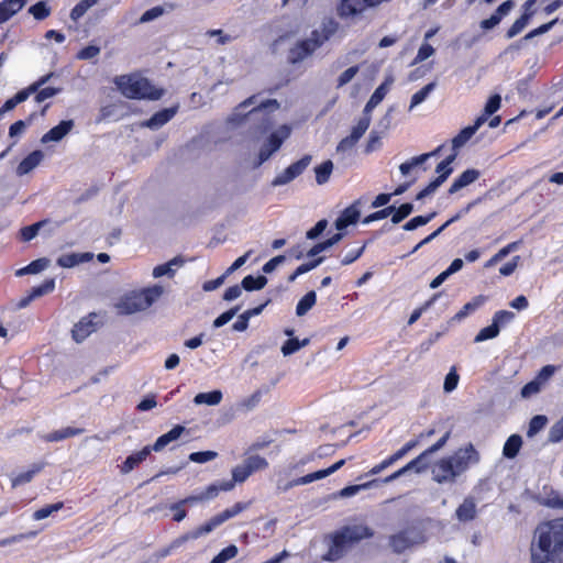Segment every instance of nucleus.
<instances>
[{
	"label": "nucleus",
	"instance_id": "052dcab7",
	"mask_svg": "<svg viewBox=\"0 0 563 563\" xmlns=\"http://www.w3.org/2000/svg\"><path fill=\"white\" fill-rule=\"evenodd\" d=\"M499 332L500 331H499L498 327L496 324L492 323V324L479 330V332L476 334V336L474 339V342L478 343V342L494 339V338L498 336Z\"/></svg>",
	"mask_w": 563,
	"mask_h": 563
},
{
	"label": "nucleus",
	"instance_id": "4be33fe9",
	"mask_svg": "<svg viewBox=\"0 0 563 563\" xmlns=\"http://www.w3.org/2000/svg\"><path fill=\"white\" fill-rule=\"evenodd\" d=\"M44 155L40 150H35L31 152L27 156H25L16 167V174L19 176H23L33 170L40 163L42 162Z\"/></svg>",
	"mask_w": 563,
	"mask_h": 563
},
{
	"label": "nucleus",
	"instance_id": "423d86ee",
	"mask_svg": "<svg viewBox=\"0 0 563 563\" xmlns=\"http://www.w3.org/2000/svg\"><path fill=\"white\" fill-rule=\"evenodd\" d=\"M534 549L563 556V518H556L540 528Z\"/></svg>",
	"mask_w": 563,
	"mask_h": 563
},
{
	"label": "nucleus",
	"instance_id": "09e8293b",
	"mask_svg": "<svg viewBox=\"0 0 563 563\" xmlns=\"http://www.w3.org/2000/svg\"><path fill=\"white\" fill-rule=\"evenodd\" d=\"M64 503L57 501L55 504L46 505L37 510H35L32 515L34 520H43L51 516L53 512H57L63 509Z\"/></svg>",
	"mask_w": 563,
	"mask_h": 563
},
{
	"label": "nucleus",
	"instance_id": "9b49d317",
	"mask_svg": "<svg viewBox=\"0 0 563 563\" xmlns=\"http://www.w3.org/2000/svg\"><path fill=\"white\" fill-rule=\"evenodd\" d=\"M283 129L285 130L284 134L280 135L278 132H273L268 136L267 142L261 147L257 166L266 162L273 155V153L280 148L284 140L289 134V129L287 126H283Z\"/></svg>",
	"mask_w": 563,
	"mask_h": 563
},
{
	"label": "nucleus",
	"instance_id": "4d7b16f0",
	"mask_svg": "<svg viewBox=\"0 0 563 563\" xmlns=\"http://www.w3.org/2000/svg\"><path fill=\"white\" fill-rule=\"evenodd\" d=\"M413 211V206L409 202L400 205L398 208H395L391 213V222L394 224L400 223L404 219H406Z\"/></svg>",
	"mask_w": 563,
	"mask_h": 563
},
{
	"label": "nucleus",
	"instance_id": "412c9836",
	"mask_svg": "<svg viewBox=\"0 0 563 563\" xmlns=\"http://www.w3.org/2000/svg\"><path fill=\"white\" fill-rule=\"evenodd\" d=\"M483 125V119H476L474 124L462 129L453 139L452 147L454 151L462 147L468 142V140L476 133V131Z\"/></svg>",
	"mask_w": 563,
	"mask_h": 563
},
{
	"label": "nucleus",
	"instance_id": "f8f14e48",
	"mask_svg": "<svg viewBox=\"0 0 563 563\" xmlns=\"http://www.w3.org/2000/svg\"><path fill=\"white\" fill-rule=\"evenodd\" d=\"M96 318L97 314L95 312H91L88 316L82 317L77 323L74 324L71 329V338L75 342L81 343L92 332L96 331L97 324L93 321V319Z\"/></svg>",
	"mask_w": 563,
	"mask_h": 563
},
{
	"label": "nucleus",
	"instance_id": "13d9d810",
	"mask_svg": "<svg viewBox=\"0 0 563 563\" xmlns=\"http://www.w3.org/2000/svg\"><path fill=\"white\" fill-rule=\"evenodd\" d=\"M548 423V418L543 415H537L531 418L529 422V428L527 431L528 437H533L539 431H541Z\"/></svg>",
	"mask_w": 563,
	"mask_h": 563
},
{
	"label": "nucleus",
	"instance_id": "e2e57ef3",
	"mask_svg": "<svg viewBox=\"0 0 563 563\" xmlns=\"http://www.w3.org/2000/svg\"><path fill=\"white\" fill-rule=\"evenodd\" d=\"M559 22V19L555 18L553 20H551L550 22H547L544 24H541L540 26L531 30L530 32H528L523 37H522V41H529L536 36H539V35H542L547 32H549L556 23Z\"/></svg>",
	"mask_w": 563,
	"mask_h": 563
},
{
	"label": "nucleus",
	"instance_id": "f257e3e1",
	"mask_svg": "<svg viewBox=\"0 0 563 563\" xmlns=\"http://www.w3.org/2000/svg\"><path fill=\"white\" fill-rule=\"evenodd\" d=\"M481 455L472 443L457 449L452 455L439 459L432 467V479L438 484L454 483L472 465L479 462Z\"/></svg>",
	"mask_w": 563,
	"mask_h": 563
},
{
	"label": "nucleus",
	"instance_id": "4c0bfd02",
	"mask_svg": "<svg viewBox=\"0 0 563 563\" xmlns=\"http://www.w3.org/2000/svg\"><path fill=\"white\" fill-rule=\"evenodd\" d=\"M222 400V393L220 390H212L209 393H199L195 396L194 402L196 405L216 406Z\"/></svg>",
	"mask_w": 563,
	"mask_h": 563
},
{
	"label": "nucleus",
	"instance_id": "2f4dec72",
	"mask_svg": "<svg viewBox=\"0 0 563 563\" xmlns=\"http://www.w3.org/2000/svg\"><path fill=\"white\" fill-rule=\"evenodd\" d=\"M235 481L232 477L230 481H222L219 483H213L207 486L205 492H202L205 500L212 499L219 495L220 492H229L234 488Z\"/></svg>",
	"mask_w": 563,
	"mask_h": 563
},
{
	"label": "nucleus",
	"instance_id": "bf43d9fd",
	"mask_svg": "<svg viewBox=\"0 0 563 563\" xmlns=\"http://www.w3.org/2000/svg\"><path fill=\"white\" fill-rule=\"evenodd\" d=\"M434 87H435V82H430V84L426 85L424 87H422L417 92H415L410 100V108H413V107L420 104L421 102H423L427 99V97L429 96V93L434 89Z\"/></svg>",
	"mask_w": 563,
	"mask_h": 563
},
{
	"label": "nucleus",
	"instance_id": "cd10ccee",
	"mask_svg": "<svg viewBox=\"0 0 563 563\" xmlns=\"http://www.w3.org/2000/svg\"><path fill=\"white\" fill-rule=\"evenodd\" d=\"M44 466H45V464L42 463V462L32 464L30 470H27L25 472H21L16 476L11 478V486L13 488H15L18 486H21V485H24V484H27V483L32 482L34 476L36 474H38L40 472H42Z\"/></svg>",
	"mask_w": 563,
	"mask_h": 563
},
{
	"label": "nucleus",
	"instance_id": "e433bc0d",
	"mask_svg": "<svg viewBox=\"0 0 563 563\" xmlns=\"http://www.w3.org/2000/svg\"><path fill=\"white\" fill-rule=\"evenodd\" d=\"M317 302V294L314 290L308 291L297 303L296 314L298 317L305 316Z\"/></svg>",
	"mask_w": 563,
	"mask_h": 563
},
{
	"label": "nucleus",
	"instance_id": "3c124183",
	"mask_svg": "<svg viewBox=\"0 0 563 563\" xmlns=\"http://www.w3.org/2000/svg\"><path fill=\"white\" fill-rule=\"evenodd\" d=\"M435 214H437V212L433 211V212L428 213L427 216H417V217L410 219L408 222H406L402 228L406 231H412V230L417 229L418 227L429 223L435 217Z\"/></svg>",
	"mask_w": 563,
	"mask_h": 563
},
{
	"label": "nucleus",
	"instance_id": "c85d7f7f",
	"mask_svg": "<svg viewBox=\"0 0 563 563\" xmlns=\"http://www.w3.org/2000/svg\"><path fill=\"white\" fill-rule=\"evenodd\" d=\"M85 432V429L82 428H75V427H66L59 430H55L53 432L47 433L44 435V440L46 442H58L63 441L65 439L79 435Z\"/></svg>",
	"mask_w": 563,
	"mask_h": 563
},
{
	"label": "nucleus",
	"instance_id": "603ef678",
	"mask_svg": "<svg viewBox=\"0 0 563 563\" xmlns=\"http://www.w3.org/2000/svg\"><path fill=\"white\" fill-rule=\"evenodd\" d=\"M29 12L35 20H45L51 14V9L45 1H38L31 5Z\"/></svg>",
	"mask_w": 563,
	"mask_h": 563
},
{
	"label": "nucleus",
	"instance_id": "2eb2a0df",
	"mask_svg": "<svg viewBox=\"0 0 563 563\" xmlns=\"http://www.w3.org/2000/svg\"><path fill=\"white\" fill-rule=\"evenodd\" d=\"M428 456L427 452L423 451L421 454H419L417 457L411 460L409 463H407L401 468L397 470L393 474L388 475L384 479H382V483H390L400 476L407 474L409 471L415 470L417 473H420L426 470L427 465L423 463L424 459Z\"/></svg>",
	"mask_w": 563,
	"mask_h": 563
},
{
	"label": "nucleus",
	"instance_id": "79ce46f5",
	"mask_svg": "<svg viewBox=\"0 0 563 563\" xmlns=\"http://www.w3.org/2000/svg\"><path fill=\"white\" fill-rule=\"evenodd\" d=\"M267 284V278L263 275L254 277L252 275H247L242 279L241 286L246 291L260 290L265 287Z\"/></svg>",
	"mask_w": 563,
	"mask_h": 563
},
{
	"label": "nucleus",
	"instance_id": "680f3d73",
	"mask_svg": "<svg viewBox=\"0 0 563 563\" xmlns=\"http://www.w3.org/2000/svg\"><path fill=\"white\" fill-rule=\"evenodd\" d=\"M515 318V313L509 310H498L493 316V324H496L500 330L501 327L511 322Z\"/></svg>",
	"mask_w": 563,
	"mask_h": 563
},
{
	"label": "nucleus",
	"instance_id": "6e6552de",
	"mask_svg": "<svg viewBox=\"0 0 563 563\" xmlns=\"http://www.w3.org/2000/svg\"><path fill=\"white\" fill-rule=\"evenodd\" d=\"M268 467V462L261 455H249L242 464L232 470V477L239 484L244 483L253 473Z\"/></svg>",
	"mask_w": 563,
	"mask_h": 563
},
{
	"label": "nucleus",
	"instance_id": "1a4fd4ad",
	"mask_svg": "<svg viewBox=\"0 0 563 563\" xmlns=\"http://www.w3.org/2000/svg\"><path fill=\"white\" fill-rule=\"evenodd\" d=\"M344 464H345V460H340V461L335 462L334 464H332L331 466H329L328 468L319 470L317 472L307 474L305 476L295 478V479L286 482V483L279 482L277 485V489H278V492H287L295 486L306 485V484H310L314 481L322 479V478L333 474L338 470H340Z\"/></svg>",
	"mask_w": 563,
	"mask_h": 563
},
{
	"label": "nucleus",
	"instance_id": "a18cd8bd",
	"mask_svg": "<svg viewBox=\"0 0 563 563\" xmlns=\"http://www.w3.org/2000/svg\"><path fill=\"white\" fill-rule=\"evenodd\" d=\"M309 339L298 340L297 338H290L284 342L282 345V353L284 356H289L301 347L307 346L309 344Z\"/></svg>",
	"mask_w": 563,
	"mask_h": 563
},
{
	"label": "nucleus",
	"instance_id": "aec40b11",
	"mask_svg": "<svg viewBox=\"0 0 563 563\" xmlns=\"http://www.w3.org/2000/svg\"><path fill=\"white\" fill-rule=\"evenodd\" d=\"M479 176H481V173L477 169L468 168V169L464 170L456 179H454V181L450 186L448 192L450 195L455 194L460 189H462V188L471 185L475 180H477L479 178Z\"/></svg>",
	"mask_w": 563,
	"mask_h": 563
},
{
	"label": "nucleus",
	"instance_id": "58836bf2",
	"mask_svg": "<svg viewBox=\"0 0 563 563\" xmlns=\"http://www.w3.org/2000/svg\"><path fill=\"white\" fill-rule=\"evenodd\" d=\"M393 82H394L393 76H387L385 78V80L375 89V91L371 96V98H369L371 106L373 103L379 104L384 100V98L388 93Z\"/></svg>",
	"mask_w": 563,
	"mask_h": 563
},
{
	"label": "nucleus",
	"instance_id": "6e6d98bb",
	"mask_svg": "<svg viewBox=\"0 0 563 563\" xmlns=\"http://www.w3.org/2000/svg\"><path fill=\"white\" fill-rule=\"evenodd\" d=\"M251 503H243L239 501L235 503L232 507L224 509L223 511L219 512V516L221 517L222 521L225 522L227 520L235 517L236 515L241 514L243 510H245Z\"/></svg>",
	"mask_w": 563,
	"mask_h": 563
},
{
	"label": "nucleus",
	"instance_id": "5701e85b",
	"mask_svg": "<svg viewBox=\"0 0 563 563\" xmlns=\"http://www.w3.org/2000/svg\"><path fill=\"white\" fill-rule=\"evenodd\" d=\"M27 0H2L0 2V24L22 10Z\"/></svg>",
	"mask_w": 563,
	"mask_h": 563
},
{
	"label": "nucleus",
	"instance_id": "a878e982",
	"mask_svg": "<svg viewBox=\"0 0 563 563\" xmlns=\"http://www.w3.org/2000/svg\"><path fill=\"white\" fill-rule=\"evenodd\" d=\"M474 206V202L468 203L465 208L460 210L457 213H455L453 217H451L445 223H443L440 228H438L434 232L429 234L427 238L421 240L412 250V252H416L419 250L422 245L431 242L435 236H438L445 228H448L450 224L457 221L463 214H466L471 208Z\"/></svg>",
	"mask_w": 563,
	"mask_h": 563
},
{
	"label": "nucleus",
	"instance_id": "20e7f679",
	"mask_svg": "<svg viewBox=\"0 0 563 563\" xmlns=\"http://www.w3.org/2000/svg\"><path fill=\"white\" fill-rule=\"evenodd\" d=\"M164 292L159 285H153L140 290L124 294L115 303L117 312L129 316L148 309Z\"/></svg>",
	"mask_w": 563,
	"mask_h": 563
},
{
	"label": "nucleus",
	"instance_id": "dca6fc26",
	"mask_svg": "<svg viewBox=\"0 0 563 563\" xmlns=\"http://www.w3.org/2000/svg\"><path fill=\"white\" fill-rule=\"evenodd\" d=\"M177 111V106L162 109L155 112L148 120L144 121L142 123V126L148 128L151 130H157L167 122H169L175 117Z\"/></svg>",
	"mask_w": 563,
	"mask_h": 563
},
{
	"label": "nucleus",
	"instance_id": "4468645a",
	"mask_svg": "<svg viewBox=\"0 0 563 563\" xmlns=\"http://www.w3.org/2000/svg\"><path fill=\"white\" fill-rule=\"evenodd\" d=\"M514 7V0H506L501 4H499L489 18L484 19L479 22V27L482 29V31L487 32L496 27L501 22V20L510 13Z\"/></svg>",
	"mask_w": 563,
	"mask_h": 563
},
{
	"label": "nucleus",
	"instance_id": "c03bdc74",
	"mask_svg": "<svg viewBox=\"0 0 563 563\" xmlns=\"http://www.w3.org/2000/svg\"><path fill=\"white\" fill-rule=\"evenodd\" d=\"M501 106V98L499 95H493L487 100L483 113L477 119H483V124L487 119L499 110Z\"/></svg>",
	"mask_w": 563,
	"mask_h": 563
},
{
	"label": "nucleus",
	"instance_id": "f3484780",
	"mask_svg": "<svg viewBox=\"0 0 563 563\" xmlns=\"http://www.w3.org/2000/svg\"><path fill=\"white\" fill-rule=\"evenodd\" d=\"M477 505L473 496H467L455 510V517L460 522H470L477 517Z\"/></svg>",
	"mask_w": 563,
	"mask_h": 563
},
{
	"label": "nucleus",
	"instance_id": "f704fd0d",
	"mask_svg": "<svg viewBox=\"0 0 563 563\" xmlns=\"http://www.w3.org/2000/svg\"><path fill=\"white\" fill-rule=\"evenodd\" d=\"M456 152L452 153L451 155H449L446 158H444L442 162H440L438 165H437V168H435V172L439 174L438 177H435L434 179L437 181L441 180V185L449 178V176L452 174L453 172V168H452V163L455 161L456 158Z\"/></svg>",
	"mask_w": 563,
	"mask_h": 563
},
{
	"label": "nucleus",
	"instance_id": "49530a36",
	"mask_svg": "<svg viewBox=\"0 0 563 563\" xmlns=\"http://www.w3.org/2000/svg\"><path fill=\"white\" fill-rule=\"evenodd\" d=\"M440 296L441 292L433 294L430 299L424 301L420 307L416 308L408 319V324L412 325L415 322H417L419 318L422 316V313L426 312L429 308H431Z\"/></svg>",
	"mask_w": 563,
	"mask_h": 563
},
{
	"label": "nucleus",
	"instance_id": "a19ab883",
	"mask_svg": "<svg viewBox=\"0 0 563 563\" xmlns=\"http://www.w3.org/2000/svg\"><path fill=\"white\" fill-rule=\"evenodd\" d=\"M333 170V163L330 159L324 161L314 168L316 181L318 185L328 183Z\"/></svg>",
	"mask_w": 563,
	"mask_h": 563
},
{
	"label": "nucleus",
	"instance_id": "338daca9",
	"mask_svg": "<svg viewBox=\"0 0 563 563\" xmlns=\"http://www.w3.org/2000/svg\"><path fill=\"white\" fill-rule=\"evenodd\" d=\"M96 3V0H81L70 11V18L77 20L82 16L86 11Z\"/></svg>",
	"mask_w": 563,
	"mask_h": 563
},
{
	"label": "nucleus",
	"instance_id": "ea45409f",
	"mask_svg": "<svg viewBox=\"0 0 563 563\" xmlns=\"http://www.w3.org/2000/svg\"><path fill=\"white\" fill-rule=\"evenodd\" d=\"M380 482H382L380 479H372V481H368L363 484L346 486L339 492V496L343 497V498L354 496L355 494H357L361 490L371 488L373 486H377Z\"/></svg>",
	"mask_w": 563,
	"mask_h": 563
},
{
	"label": "nucleus",
	"instance_id": "c756f323",
	"mask_svg": "<svg viewBox=\"0 0 563 563\" xmlns=\"http://www.w3.org/2000/svg\"><path fill=\"white\" fill-rule=\"evenodd\" d=\"M222 523H223V521H222L221 517L219 516V514H217L210 520H208L203 525H200L191 532L185 533L184 536H188V540L189 539H198L205 534L210 533L213 529H216L218 526H220Z\"/></svg>",
	"mask_w": 563,
	"mask_h": 563
},
{
	"label": "nucleus",
	"instance_id": "6ab92c4d",
	"mask_svg": "<svg viewBox=\"0 0 563 563\" xmlns=\"http://www.w3.org/2000/svg\"><path fill=\"white\" fill-rule=\"evenodd\" d=\"M74 126L71 120H63L48 130L41 139L42 143L60 141Z\"/></svg>",
	"mask_w": 563,
	"mask_h": 563
},
{
	"label": "nucleus",
	"instance_id": "0e129e2a",
	"mask_svg": "<svg viewBox=\"0 0 563 563\" xmlns=\"http://www.w3.org/2000/svg\"><path fill=\"white\" fill-rule=\"evenodd\" d=\"M60 88H54V87H42L40 88L35 93L34 100L37 103H42L45 100L55 97L60 92Z\"/></svg>",
	"mask_w": 563,
	"mask_h": 563
},
{
	"label": "nucleus",
	"instance_id": "ddd939ff",
	"mask_svg": "<svg viewBox=\"0 0 563 563\" xmlns=\"http://www.w3.org/2000/svg\"><path fill=\"white\" fill-rule=\"evenodd\" d=\"M418 440H410L407 442L404 446H401L399 450H397L395 453L383 460L380 463L373 466L365 475L372 476L377 475L385 468L389 467L394 463H396L398 460L402 459L409 451H411L413 448L418 445Z\"/></svg>",
	"mask_w": 563,
	"mask_h": 563
},
{
	"label": "nucleus",
	"instance_id": "393cba45",
	"mask_svg": "<svg viewBox=\"0 0 563 563\" xmlns=\"http://www.w3.org/2000/svg\"><path fill=\"white\" fill-rule=\"evenodd\" d=\"M474 206V202L468 203L465 208L460 210L457 213H455L453 217H451L445 223H443L440 228H438L434 232L429 234L427 238L421 240L412 250V252H416L419 250L422 245L431 242L435 236H438L445 228H448L450 224L457 221L463 214H466L471 208Z\"/></svg>",
	"mask_w": 563,
	"mask_h": 563
},
{
	"label": "nucleus",
	"instance_id": "39448f33",
	"mask_svg": "<svg viewBox=\"0 0 563 563\" xmlns=\"http://www.w3.org/2000/svg\"><path fill=\"white\" fill-rule=\"evenodd\" d=\"M338 24L333 21L323 24L321 30H313L310 37L297 42L288 52V62L298 64L311 55L336 31Z\"/></svg>",
	"mask_w": 563,
	"mask_h": 563
},
{
	"label": "nucleus",
	"instance_id": "69168bd1",
	"mask_svg": "<svg viewBox=\"0 0 563 563\" xmlns=\"http://www.w3.org/2000/svg\"><path fill=\"white\" fill-rule=\"evenodd\" d=\"M42 224H43V222H36L31 225L23 227L20 230L21 240L24 242H29V241L33 240L37 235L38 230L42 227Z\"/></svg>",
	"mask_w": 563,
	"mask_h": 563
},
{
	"label": "nucleus",
	"instance_id": "7c9ffc66",
	"mask_svg": "<svg viewBox=\"0 0 563 563\" xmlns=\"http://www.w3.org/2000/svg\"><path fill=\"white\" fill-rule=\"evenodd\" d=\"M487 297L484 295L475 296L471 301L466 302L452 318L454 321H461L468 314L476 311L485 301Z\"/></svg>",
	"mask_w": 563,
	"mask_h": 563
},
{
	"label": "nucleus",
	"instance_id": "0eeeda50",
	"mask_svg": "<svg viewBox=\"0 0 563 563\" xmlns=\"http://www.w3.org/2000/svg\"><path fill=\"white\" fill-rule=\"evenodd\" d=\"M424 540L422 533L417 531L416 528H407L395 534H391L388 539L389 547L396 554H401L412 545L420 543Z\"/></svg>",
	"mask_w": 563,
	"mask_h": 563
},
{
	"label": "nucleus",
	"instance_id": "8fccbe9b",
	"mask_svg": "<svg viewBox=\"0 0 563 563\" xmlns=\"http://www.w3.org/2000/svg\"><path fill=\"white\" fill-rule=\"evenodd\" d=\"M55 289V278H46L42 284L34 286L30 291L33 297L40 298L47 294H51Z\"/></svg>",
	"mask_w": 563,
	"mask_h": 563
},
{
	"label": "nucleus",
	"instance_id": "b1692460",
	"mask_svg": "<svg viewBox=\"0 0 563 563\" xmlns=\"http://www.w3.org/2000/svg\"><path fill=\"white\" fill-rule=\"evenodd\" d=\"M93 258V254L85 253H68L63 254L57 258V265L64 268H71L80 263L89 262Z\"/></svg>",
	"mask_w": 563,
	"mask_h": 563
},
{
	"label": "nucleus",
	"instance_id": "473e14b6",
	"mask_svg": "<svg viewBox=\"0 0 563 563\" xmlns=\"http://www.w3.org/2000/svg\"><path fill=\"white\" fill-rule=\"evenodd\" d=\"M184 263L185 261L181 256H176L165 264L155 266L153 269V276L155 278H159L165 275H167L168 277H173L175 275V269L173 268V266H181Z\"/></svg>",
	"mask_w": 563,
	"mask_h": 563
},
{
	"label": "nucleus",
	"instance_id": "37998d69",
	"mask_svg": "<svg viewBox=\"0 0 563 563\" xmlns=\"http://www.w3.org/2000/svg\"><path fill=\"white\" fill-rule=\"evenodd\" d=\"M531 14H521L506 31L505 37L510 40L517 36L529 24Z\"/></svg>",
	"mask_w": 563,
	"mask_h": 563
},
{
	"label": "nucleus",
	"instance_id": "72a5a7b5",
	"mask_svg": "<svg viewBox=\"0 0 563 563\" xmlns=\"http://www.w3.org/2000/svg\"><path fill=\"white\" fill-rule=\"evenodd\" d=\"M522 445V438L519 434H511L505 442L503 455L507 459H515Z\"/></svg>",
	"mask_w": 563,
	"mask_h": 563
},
{
	"label": "nucleus",
	"instance_id": "7ed1b4c3",
	"mask_svg": "<svg viewBox=\"0 0 563 563\" xmlns=\"http://www.w3.org/2000/svg\"><path fill=\"white\" fill-rule=\"evenodd\" d=\"M114 85L118 90L128 99L132 100H159L165 90L152 84V81L139 74H128L114 77Z\"/></svg>",
	"mask_w": 563,
	"mask_h": 563
},
{
	"label": "nucleus",
	"instance_id": "bb28decb",
	"mask_svg": "<svg viewBox=\"0 0 563 563\" xmlns=\"http://www.w3.org/2000/svg\"><path fill=\"white\" fill-rule=\"evenodd\" d=\"M360 219V211L355 206L345 208L335 220V228L344 230L351 224H355Z\"/></svg>",
	"mask_w": 563,
	"mask_h": 563
},
{
	"label": "nucleus",
	"instance_id": "f03ea898",
	"mask_svg": "<svg viewBox=\"0 0 563 563\" xmlns=\"http://www.w3.org/2000/svg\"><path fill=\"white\" fill-rule=\"evenodd\" d=\"M374 531L366 525L343 526L329 536L328 550L323 556L325 561H338L362 540L371 539Z\"/></svg>",
	"mask_w": 563,
	"mask_h": 563
},
{
	"label": "nucleus",
	"instance_id": "864d4df0",
	"mask_svg": "<svg viewBox=\"0 0 563 563\" xmlns=\"http://www.w3.org/2000/svg\"><path fill=\"white\" fill-rule=\"evenodd\" d=\"M238 547L234 544H230L222 549L210 563H225L227 561L235 558L238 555Z\"/></svg>",
	"mask_w": 563,
	"mask_h": 563
},
{
	"label": "nucleus",
	"instance_id": "de8ad7c7",
	"mask_svg": "<svg viewBox=\"0 0 563 563\" xmlns=\"http://www.w3.org/2000/svg\"><path fill=\"white\" fill-rule=\"evenodd\" d=\"M30 96L24 89L18 91L12 98L5 100V102L0 108V115L3 113L13 110L19 103L24 102Z\"/></svg>",
	"mask_w": 563,
	"mask_h": 563
},
{
	"label": "nucleus",
	"instance_id": "a211bd4d",
	"mask_svg": "<svg viewBox=\"0 0 563 563\" xmlns=\"http://www.w3.org/2000/svg\"><path fill=\"white\" fill-rule=\"evenodd\" d=\"M151 454V446L146 445L137 452L130 454L125 461L121 464L120 471L123 474H128L144 462Z\"/></svg>",
	"mask_w": 563,
	"mask_h": 563
},
{
	"label": "nucleus",
	"instance_id": "774afa93",
	"mask_svg": "<svg viewBox=\"0 0 563 563\" xmlns=\"http://www.w3.org/2000/svg\"><path fill=\"white\" fill-rule=\"evenodd\" d=\"M563 440V417L549 431V442L558 443Z\"/></svg>",
	"mask_w": 563,
	"mask_h": 563
},
{
	"label": "nucleus",
	"instance_id": "9d476101",
	"mask_svg": "<svg viewBox=\"0 0 563 563\" xmlns=\"http://www.w3.org/2000/svg\"><path fill=\"white\" fill-rule=\"evenodd\" d=\"M311 159V155H303L300 159L285 168L283 173L278 174L272 184L274 186H282L290 183L306 170V168L310 165Z\"/></svg>",
	"mask_w": 563,
	"mask_h": 563
},
{
	"label": "nucleus",
	"instance_id": "5fc2aeb1",
	"mask_svg": "<svg viewBox=\"0 0 563 563\" xmlns=\"http://www.w3.org/2000/svg\"><path fill=\"white\" fill-rule=\"evenodd\" d=\"M371 124V118L369 117H363L358 120L356 125L353 126L351 131V140H354V142H358V140L363 136V134L367 131L368 126Z\"/></svg>",
	"mask_w": 563,
	"mask_h": 563
},
{
	"label": "nucleus",
	"instance_id": "c9c22d12",
	"mask_svg": "<svg viewBox=\"0 0 563 563\" xmlns=\"http://www.w3.org/2000/svg\"><path fill=\"white\" fill-rule=\"evenodd\" d=\"M531 562L532 563H563V556H554L551 552H542L541 550L534 549V544L531 545Z\"/></svg>",
	"mask_w": 563,
	"mask_h": 563
}]
</instances>
